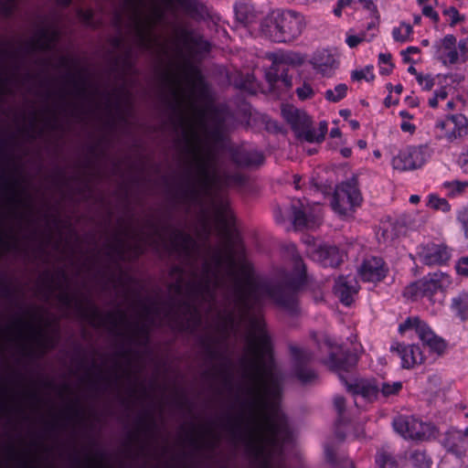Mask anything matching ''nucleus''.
<instances>
[{"mask_svg":"<svg viewBox=\"0 0 468 468\" xmlns=\"http://www.w3.org/2000/svg\"><path fill=\"white\" fill-rule=\"evenodd\" d=\"M186 80L188 87L177 78L167 76V90L163 94L177 133V145L188 157L174 198L188 212L192 206L201 205L202 196L207 197L218 233L226 241L216 247L208 243L211 228L205 218L197 231L201 241L197 243L182 228L172 226L169 219L149 216L141 227H125L113 233L104 242L101 252L109 262L117 263L139 257L146 247L156 250L169 247L170 253L182 264L171 270V275L176 276L174 291L180 293L186 290L202 312L213 315L208 328L198 336L206 358L209 362H229L225 356L228 339L230 334L239 335L241 327L246 333L247 346H271L262 315L263 301L268 296L294 313L296 291L306 281L305 265L298 255H293L294 277L267 286L256 281L248 262H237L229 232L233 219L229 200L213 192L212 187L241 185L244 176L217 172V153L204 142L202 134L210 143L222 141L227 113L214 106L198 105V100L206 99L208 93L198 69L191 68Z\"/></svg>","mask_w":468,"mask_h":468,"instance_id":"nucleus-1","label":"nucleus"},{"mask_svg":"<svg viewBox=\"0 0 468 468\" xmlns=\"http://www.w3.org/2000/svg\"><path fill=\"white\" fill-rule=\"evenodd\" d=\"M170 278L169 299L162 301L156 297H147L139 300L135 318L130 319L127 312L121 308L102 313L89 296L80 299L72 294L68 290V275L64 270L55 273L47 270L39 277L49 293L58 291V300L63 306H74L91 325L104 327L111 335L122 339L126 346L117 351V356L121 357L132 354V346L146 347L153 326L169 325L178 332L194 334L201 324V309L186 290L176 292L173 289L176 276L170 274Z\"/></svg>","mask_w":468,"mask_h":468,"instance_id":"nucleus-2","label":"nucleus"},{"mask_svg":"<svg viewBox=\"0 0 468 468\" xmlns=\"http://www.w3.org/2000/svg\"><path fill=\"white\" fill-rule=\"evenodd\" d=\"M58 21L44 23L28 39H0V102L5 95L15 96L25 90L33 92L36 75L29 69L35 62L46 69L50 58H35L38 51H48L55 48L58 39Z\"/></svg>","mask_w":468,"mask_h":468,"instance_id":"nucleus-3","label":"nucleus"},{"mask_svg":"<svg viewBox=\"0 0 468 468\" xmlns=\"http://www.w3.org/2000/svg\"><path fill=\"white\" fill-rule=\"evenodd\" d=\"M111 23L118 36L112 38L116 49L124 47V33L131 35L133 45L151 50L157 42L154 28L157 25H167L165 10L156 0H119V5L111 14Z\"/></svg>","mask_w":468,"mask_h":468,"instance_id":"nucleus-4","label":"nucleus"},{"mask_svg":"<svg viewBox=\"0 0 468 468\" xmlns=\"http://www.w3.org/2000/svg\"><path fill=\"white\" fill-rule=\"evenodd\" d=\"M306 26L304 16L292 10L271 13L261 22V34L277 43L291 42L300 37Z\"/></svg>","mask_w":468,"mask_h":468,"instance_id":"nucleus-5","label":"nucleus"},{"mask_svg":"<svg viewBox=\"0 0 468 468\" xmlns=\"http://www.w3.org/2000/svg\"><path fill=\"white\" fill-rule=\"evenodd\" d=\"M0 335L5 336L7 341L18 344L24 350L27 348V342H33L43 351L53 349L57 346L59 335L58 333L47 335L40 328L22 316H17L12 323L4 329L0 328Z\"/></svg>","mask_w":468,"mask_h":468,"instance_id":"nucleus-6","label":"nucleus"},{"mask_svg":"<svg viewBox=\"0 0 468 468\" xmlns=\"http://www.w3.org/2000/svg\"><path fill=\"white\" fill-rule=\"evenodd\" d=\"M362 197L356 180L352 179L338 185L334 192L331 206L339 216H349L361 204Z\"/></svg>","mask_w":468,"mask_h":468,"instance_id":"nucleus-7","label":"nucleus"},{"mask_svg":"<svg viewBox=\"0 0 468 468\" xmlns=\"http://www.w3.org/2000/svg\"><path fill=\"white\" fill-rule=\"evenodd\" d=\"M433 131L436 139L454 143L468 134V118L461 113L447 115L435 122Z\"/></svg>","mask_w":468,"mask_h":468,"instance_id":"nucleus-8","label":"nucleus"},{"mask_svg":"<svg viewBox=\"0 0 468 468\" xmlns=\"http://www.w3.org/2000/svg\"><path fill=\"white\" fill-rule=\"evenodd\" d=\"M409 329H414L420 340L424 346H427L431 351L441 355L446 349L444 339L435 335L431 328L418 316L409 317L399 324V331L404 333Z\"/></svg>","mask_w":468,"mask_h":468,"instance_id":"nucleus-9","label":"nucleus"},{"mask_svg":"<svg viewBox=\"0 0 468 468\" xmlns=\"http://www.w3.org/2000/svg\"><path fill=\"white\" fill-rule=\"evenodd\" d=\"M395 431L406 439L428 440L435 431L434 426L422 422L413 417H398L393 421Z\"/></svg>","mask_w":468,"mask_h":468,"instance_id":"nucleus-10","label":"nucleus"},{"mask_svg":"<svg viewBox=\"0 0 468 468\" xmlns=\"http://www.w3.org/2000/svg\"><path fill=\"white\" fill-rule=\"evenodd\" d=\"M427 156L426 146H408L393 157L392 165L394 169L400 171L415 170L424 165Z\"/></svg>","mask_w":468,"mask_h":468,"instance_id":"nucleus-11","label":"nucleus"},{"mask_svg":"<svg viewBox=\"0 0 468 468\" xmlns=\"http://www.w3.org/2000/svg\"><path fill=\"white\" fill-rule=\"evenodd\" d=\"M186 440L196 452L203 450L213 452L218 447L219 437L214 432L211 426H202L200 430H197V426L192 424Z\"/></svg>","mask_w":468,"mask_h":468,"instance_id":"nucleus-12","label":"nucleus"},{"mask_svg":"<svg viewBox=\"0 0 468 468\" xmlns=\"http://www.w3.org/2000/svg\"><path fill=\"white\" fill-rule=\"evenodd\" d=\"M324 343L330 348L329 357L324 363L331 370L348 371L356 366L357 357L355 354L344 350L341 346L334 345L330 338H326Z\"/></svg>","mask_w":468,"mask_h":468,"instance_id":"nucleus-13","label":"nucleus"},{"mask_svg":"<svg viewBox=\"0 0 468 468\" xmlns=\"http://www.w3.org/2000/svg\"><path fill=\"white\" fill-rule=\"evenodd\" d=\"M108 104L110 108H113L118 113L120 119L127 122L128 116L133 111V95L126 85V80H122V84L108 94Z\"/></svg>","mask_w":468,"mask_h":468,"instance_id":"nucleus-14","label":"nucleus"},{"mask_svg":"<svg viewBox=\"0 0 468 468\" xmlns=\"http://www.w3.org/2000/svg\"><path fill=\"white\" fill-rule=\"evenodd\" d=\"M282 114L285 121L291 125L296 137L305 141V133L312 124V121L306 112L292 105H285L282 108Z\"/></svg>","mask_w":468,"mask_h":468,"instance_id":"nucleus-15","label":"nucleus"},{"mask_svg":"<svg viewBox=\"0 0 468 468\" xmlns=\"http://www.w3.org/2000/svg\"><path fill=\"white\" fill-rule=\"evenodd\" d=\"M291 353L294 361V373L297 378L303 383H311L316 378V373L306 367V365L313 359V354L306 349L297 346L291 347Z\"/></svg>","mask_w":468,"mask_h":468,"instance_id":"nucleus-16","label":"nucleus"},{"mask_svg":"<svg viewBox=\"0 0 468 468\" xmlns=\"http://www.w3.org/2000/svg\"><path fill=\"white\" fill-rule=\"evenodd\" d=\"M391 352H396L401 358V365L404 368H411L417 364L424 361V356L419 346H404L400 343H394L390 346Z\"/></svg>","mask_w":468,"mask_h":468,"instance_id":"nucleus-17","label":"nucleus"},{"mask_svg":"<svg viewBox=\"0 0 468 468\" xmlns=\"http://www.w3.org/2000/svg\"><path fill=\"white\" fill-rule=\"evenodd\" d=\"M420 257L426 265H441L451 257L449 248L444 244H428L423 247Z\"/></svg>","mask_w":468,"mask_h":468,"instance_id":"nucleus-18","label":"nucleus"},{"mask_svg":"<svg viewBox=\"0 0 468 468\" xmlns=\"http://www.w3.org/2000/svg\"><path fill=\"white\" fill-rule=\"evenodd\" d=\"M358 273L365 282H379L386 276L383 261L377 257L365 260L359 268Z\"/></svg>","mask_w":468,"mask_h":468,"instance_id":"nucleus-19","label":"nucleus"},{"mask_svg":"<svg viewBox=\"0 0 468 468\" xmlns=\"http://www.w3.org/2000/svg\"><path fill=\"white\" fill-rule=\"evenodd\" d=\"M1 186L0 192L5 197L8 205H10L13 210L23 203V199L20 197L19 192V180L15 177H8L3 172L1 174Z\"/></svg>","mask_w":468,"mask_h":468,"instance_id":"nucleus-20","label":"nucleus"},{"mask_svg":"<svg viewBox=\"0 0 468 468\" xmlns=\"http://www.w3.org/2000/svg\"><path fill=\"white\" fill-rule=\"evenodd\" d=\"M443 446L448 452L463 458L468 451V439L463 435L462 431H450L445 435Z\"/></svg>","mask_w":468,"mask_h":468,"instance_id":"nucleus-21","label":"nucleus"},{"mask_svg":"<svg viewBox=\"0 0 468 468\" xmlns=\"http://www.w3.org/2000/svg\"><path fill=\"white\" fill-rule=\"evenodd\" d=\"M339 376L350 393L354 395H361L368 401H372L378 398L379 386L374 381L360 379L356 380L355 383H348L341 375Z\"/></svg>","mask_w":468,"mask_h":468,"instance_id":"nucleus-22","label":"nucleus"},{"mask_svg":"<svg viewBox=\"0 0 468 468\" xmlns=\"http://www.w3.org/2000/svg\"><path fill=\"white\" fill-rule=\"evenodd\" d=\"M291 210L292 215V224L296 229L302 228H314L319 221V217L312 214H308L303 205L300 200L293 202L291 205Z\"/></svg>","mask_w":468,"mask_h":468,"instance_id":"nucleus-23","label":"nucleus"},{"mask_svg":"<svg viewBox=\"0 0 468 468\" xmlns=\"http://www.w3.org/2000/svg\"><path fill=\"white\" fill-rule=\"evenodd\" d=\"M449 283V277L442 273H433L428 278L419 282V290L421 296L431 298L436 292L441 290Z\"/></svg>","mask_w":468,"mask_h":468,"instance_id":"nucleus-24","label":"nucleus"},{"mask_svg":"<svg viewBox=\"0 0 468 468\" xmlns=\"http://www.w3.org/2000/svg\"><path fill=\"white\" fill-rule=\"evenodd\" d=\"M232 161L241 167L259 166L263 164L264 156L262 153L256 150H247L244 148L236 149L231 154Z\"/></svg>","mask_w":468,"mask_h":468,"instance_id":"nucleus-25","label":"nucleus"},{"mask_svg":"<svg viewBox=\"0 0 468 468\" xmlns=\"http://www.w3.org/2000/svg\"><path fill=\"white\" fill-rule=\"evenodd\" d=\"M335 293L338 295L340 301L349 305L353 302V295L357 292V285L354 277H339L335 285Z\"/></svg>","mask_w":468,"mask_h":468,"instance_id":"nucleus-26","label":"nucleus"},{"mask_svg":"<svg viewBox=\"0 0 468 468\" xmlns=\"http://www.w3.org/2000/svg\"><path fill=\"white\" fill-rule=\"evenodd\" d=\"M453 316L462 322L468 320V291H461L454 294L449 305Z\"/></svg>","mask_w":468,"mask_h":468,"instance_id":"nucleus-27","label":"nucleus"},{"mask_svg":"<svg viewBox=\"0 0 468 468\" xmlns=\"http://www.w3.org/2000/svg\"><path fill=\"white\" fill-rule=\"evenodd\" d=\"M267 58L273 63L274 66L290 65V66H301L304 62V57L298 52L294 51H279L274 53H269Z\"/></svg>","mask_w":468,"mask_h":468,"instance_id":"nucleus-28","label":"nucleus"},{"mask_svg":"<svg viewBox=\"0 0 468 468\" xmlns=\"http://www.w3.org/2000/svg\"><path fill=\"white\" fill-rule=\"evenodd\" d=\"M314 258L324 266L336 267L341 262V255L335 246L319 247L314 252Z\"/></svg>","mask_w":468,"mask_h":468,"instance_id":"nucleus-29","label":"nucleus"},{"mask_svg":"<svg viewBox=\"0 0 468 468\" xmlns=\"http://www.w3.org/2000/svg\"><path fill=\"white\" fill-rule=\"evenodd\" d=\"M66 91L64 90H60L58 91H54L50 89H48L44 94V100L46 101L49 100H54V107H47L46 112H49L53 116V120L49 121V124L52 125V127L55 125L56 118H57V111L58 109L64 108V104L66 101Z\"/></svg>","mask_w":468,"mask_h":468,"instance_id":"nucleus-30","label":"nucleus"},{"mask_svg":"<svg viewBox=\"0 0 468 468\" xmlns=\"http://www.w3.org/2000/svg\"><path fill=\"white\" fill-rule=\"evenodd\" d=\"M375 463L378 468H399V461L388 446L378 449Z\"/></svg>","mask_w":468,"mask_h":468,"instance_id":"nucleus-31","label":"nucleus"},{"mask_svg":"<svg viewBox=\"0 0 468 468\" xmlns=\"http://www.w3.org/2000/svg\"><path fill=\"white\" fill-rule=\"evenodd\" d=\"M312 63L317 71L330 77L333 74L335 60L330 54L320 52L313 58Z\"/></svg>","mask_w":468,"mask_h":468,"instance_id":"nucleus-32","label":"nucleus"},{"mask_svg":"<svg viewBox=\"0 0 468 468\" xmlns=\"http://www.w3.org/2000/svg\"><path fill=\"white\" fill-rule=\"evenodd\" d=\"M181 35L185 43L189 45L194 51L197 53L209 51L210 44L201 36L196 35L193 31L187 29H183Z\"/></svg>","mask_w":468,"mask_h":468,"instance_id":"nucleus-33","label":"nucleus"},{"mask_svg":"<svg viewBox=\"0 0 468 468\" xmlns=\"http://www.w3.org/2000/svg\"><path fill=\"white\" fill-rule=\"evenodd\" d=\"M235 13L237 20L244 26L253 23L256 19L253 7L247 4L236 5Z\"/></svg>","mask_w":468,"mask_h":468,"instance_id":"nucleus-34","label":"nucleus"},{"mask_svg":"<svg viewBox=\"0 0 468 468\" xmlns=\"http://www.w3.org/2000/svg\"><path fill=\"white\" fill-rule=\"evenodd\" d=\"M65 80L68 83L73 86V92L77 96H83L86 93L85 80L76 73L68 71L65 76Z\"/></svg>","mask_w":468,"mask_h":468,"instance_id":"nucleus-35","label":"nucleus"},{"mask_svg":"<svg viewBox=\"0 0 468 468\" xmlns=\"http://www.w3.org/2000/svg\"><path fill=\"white\" fill-rule=\"evenodd\" d=\"M442 186L448 191V196L451 197L463 195L468 189V181H446Z\"/></svg>","mask_w":468,"mask_h":468,"instance_id":"nucleus-36","label":"nucleus"},{"mask_svg":"<svg viewBox=\"0 0 468 468\" xmlns=\"http://www.w3.org/2000/svg\"><path fill=\"white\" fill-rule=\"evenodd\" d=\"M133 48L129 47L123 54V57H120L116 60V68L121 67L120 75L124 78L126 74H128L133 68Z\"/></svg>","mask_w":468,"mask_h":468,"instance_id":"nucleus-37","label":"nucleus"},{"mask_svg":"<svg viewBox=\"0 0 468 468\" xmlns=\"http://www.w3.org/2000/svg\"><path fill=\"white\" fill-rule=\"evenodd\" d=\"M77 16L80 21L87 27L97 28L102 25L101 18H95L91 10L77 9Z\"/></svg>","mask_w":468,"mask_h":468,"instance_id":"nucleus-38","label":"nucleus"},{"mask_svg":"<svg viewBox=\"0 0 468 468\" xmlns=\"http://www.w3.org/2000/svg\"><path fill=\"white\" fill-rule=\"evenodd\" d=\"M326 133L327 122L325 121L320 122L318 133L314 131L311 124L308 132L305 133V141L308 143H321L324 141Z\"/></svg>","mask_w":468,"mask_h":468,"instance_id":"nucleus-39","label":"nucleus"},{"mask_svg":"<svg viewBox=\"0 0 468 468\" xmlns=\"http://www.w3.org/2000/svg\"><path fill=\"white\" fill-rule=\"evenodd\" d=\"M410 461L414 468H430L431 461L426 455L425 452L416 450L410 455Z\"/></svg>","mask_w":468,"mask_h":468,"instance_id":"nucleus-40","label":"nucleus"},{"mask_svg":"<svg viewBox=\"0 0 468 468\" xmlns=\"http://www.w3.org/2000/svg\"><path fill=\"white\" fill-rule=\"evenodd\" d=\"M428 206L434 210H439L444 213L451 210V205L446 198L440 197L433 194L429 196Z\"/></svg>","mask_w":468,"mask_h":468,"instance_id":"nucleus-41","label":"nucleus"},{"mask_svg":"<svg viewBox=\"0 0 468 468\" xmlns=\"http://www.w3.org/2000/svg\"><path fill=\"white\" fill-rule=\"evenodd\" d=\"M347 86L346 84H338L335 90H327L324 97L327 101L336 102L346 97Z\"/></svg>","mask_w":468,"mask_h":468,"instance_id":"nucleus-42","label":"nucleus"},{"mask_svg":"<svg viewBox=\"0 0 468 468\" xmlns=\"http://www.w3.org/2000/svg\"><path fill=\"white\" fill-rule=\"evenodd\" d=\"M379 386V392L385 398L389 396L397 395L402 388V383L400 381L393 382L389 384L388 382H382Z\"/></svg>","mask_w":468,"mask_h":468,"instance_id":"nucleus-43","label":"nucleus"},{"mask_svg":"<svg viewBox=\"0 0 468 468\" xmlns=\"http://www.w3.org/2000/svg\"><path fill=\"white\" fill-rule=\"evenodd\" d=\"M191 16L201 14L202 5L197 0H176Z\"/></svg>","mask_w":468,"mask_h":468,"instance_id":"nucleus-44","label":"nucleus"},{"mask_svg":"<svg viewBox=\"0 0 468 468\" xmlns=\"http://www.w3.org/2000/svg\"><path fill=\"white\" fill-rule=\"evenodd\" d=\"M155 428V420L153 417L141 416L138 418V429L140 431L152 432Z\"/></svg>","mask_w":468,"mask_h":468,"instance_id":"nucleus-45","label":"nucleus"},{"mask_svg":"<svg viewBox=\"0 0 468 468\" xmlns=\"http://www.w3.org/2000/svg\"><path fill=\"white\" fill-rule=\"evenodd\" d=\"M254 81V76L247 73L245 76H240L239 80L236 81V86L239 89L250 91L255 89Z\"/></svg>","mask_w":468,"mask_h":468,"instance_id":"nucleus-46","label":"nucleus"},{"mask_svg":"<svg viewBox=\"0 0 468 468\" xmlns=\"http://www.w3.org/2000/svg\"><path fill=\"white\" fill-rule=\"evenodd\" d=\"M280 70L281 68L279 66H274L271 62V68L265 71V79L271 86H273L280 80Z\"/></svg>","mask_w":468,"mask_h":468,"instance_id":"nucleus-47","label":"nucleus"},{"mask_svg":"<svg viewBox=\"0 0 468 468\" xmlns=\"http://www.w3.org/2000/svg\"><path fill=\"white\" fill-rule=\"evenodd\" d=\"M14 291L11 284L3 277H0V297L3 299H11Z\"/></svg>","mask_w":468,"mask_h":468,"instance_id":"nucleus-48","label":"nucleus"},{"mask_svg":"<svg viewBox=\"0 0 468 468\" xmlns=\"http://www.w3.org/2000/svg\"><path fill=\"white\" fill-rule=\"evenodd\" d=\"M74 462L80 468H101V462L90 456L87 457L85 463H82L77 456L74 457Z\"/></svg>","mask_w":468,"mask_h":468,"instance_id":"nucleus-49","label":"nucleus"},{"mask_svg":"<svg viewBox=\"0 0 468 468\" xmlns=\"http://www.w3.org/2000/svg\"><path fill=\"white\" fill-rule=\"evenodd\" d=\"M16 0H0V12L5 16H9L16 7Z\"/></svg>","mask_w":468,"mask_h":468,"instance_id":"nucleus-50","label":"nucleus"},{"mask_svg":"<svg viewBox=\"0 0 468 468\" xmlns=\"http://www.w3.org/2000/svg\"><path fill=\"white\" fill-rule=\"evenodd\" d=\"M109 380V378L105 376L101 368H99L97 374L95 376H91L90 373H89V380L90 384L92 389H98L99 388V382L100 380Z\"/></svg>","mask_w":468,"mask_h":468,"instance_id":"nucleus-51","label":"nucleus"},{"mask_svg":"<svg viewBox=\"0 0 468 468\" xmlns=\"http://www.w3.org/2000/svg\"><path fill=\"white\" fill-rule=\"evenodd\" d=\"M7 457L9 460L20 461L25 468L29 467L28 463L25 460H23V458L18 453V452L16 451V447L13 444L7 446Z\"/></svg>","mask_w":468,"mask_h":468,"instance_id":"nucleus-52","label":"nucleus"},{"mask_svg":"<svg viewBox=\"0 0 468 468\" xmlns=\"http://www.w3.org/2000/svg\"><path fill=\"white\" fill-rule=\"evenodd\" d=\"M296 93H297L299 99L306 100V99L311 98L314 95V90L312 89V87L309 84L304 83L302 87H300L296 90Z\"/></svg>","mask_w":468,"mask_h":468,"instance_id":"nucleus-53","label":"nucleus"},{"mask_svg":"<svg viewBox=\"0 0 468 468\" xmlns=\"http://www.w3.org/2000/svg\"><path fill=\"white\" fill-rule=\"evenodd\" d=\"M457 219L462 224L465 237L468 238V207L458 213Z\"/></svg>","mask_w":468,"mask_h":468,"instance_id":"nucleus-54","label":"nucleus"},{"mask_svg":"<svg viewBox=\"0 0 468 468\" xmlns=\"http://www.w3.org/2000/svg\"><path fill=\"white\" fill-rule=\"evenodd\" d=\"M404 296L411 299H415L419 296H421V293L419 290V282L410 284L406 287L404 290Z\"/></svg>","mask_w":468,"mask_h":468,"instance_id":"nucleus-55","label":"nucleus"},{"mask_svg":"<svg viewBox=\"0 0 468 468\" xmlns=\"http://www.w3.org/2000/svg\"><path fill=\"white\" fill-rule=\"evenodd\" d=\"M445 51V58L442 60L443 64H456L459 60V53L456 50V47L454 49H446Z\"/></svg>","mask_w":468,"mask_h":468,"instance_id":"nucleus-56","label":"nucleus"},{"mask_svg":"<svg viewBox=\"0 0 468 468\" xmlns=\"http://www.w3.org/2000/svg\"><path fill=\"white\" fill-rule=\"evenodd\" d=\"M418 83L426 90H431L434 86V80L430 76L418 75Z\"/></svg>","mask_w":468,"mask_h":468,"instance_id":"nucleus-57","label":"nucleus"},{"mask_svg":"<svg viewBox=\"0 0 468 468\" xmlns=\"http://www.w3.org/2000/svg\"><path fill=\"white\" fill-rule=\"evenodd\" d=\"M369 68H367L366 69H361V70H354L352 72V75H351V78L352 80H366L367 81L369 80H372L374 79V75L371 74L370 75V78H367V73L369 72Z\"/></svg>","mask_w":468,"mask_h":468,"instance_id":"nucleus-58","label":"nucleus"},{"mask_svg":"<svg viewBox=\"0 0 468 468\" xmlns=\"http://www.w3.org/2000/svg\"><path fill=\"white\" fill-rule=\"evenodd\" d=\"M458 274L468 276V257L461 258L456 264Z\"/></svg>","mask_w":468,"mask_h":468,"instance_id":"nucleus-59","label":"nucleus"},{"mask_svg":"<svg viewBox=\"0 0 468 468\" xmlns=\"http://www.w3.org/2000/svg\"><path fill=\"white\" fill-rule=\"evenodd\" d=\"M334 405L335 410H337L339 416H342V414L346 410V399L342 396H336L334 399Z\"/></svg>","mask_w":468,"mask_h":468,"instance_id":"nucleus-60","label":"nucleus"},{"mask_svg":"<svg viewBox=\"0 0 468 468\" xmlns=\"http://www.w3.org/2000/svg\"><path fill=\"white\" fill-rule=\"evenodd\" d=\"M456 47V37L453 35H446L442 39V48L446 49H454Z\"/></svg>","mask_w":468,"mask_h":468,"instance_id":"nucleus-61","label":"nucleus"},{"mask_svg":"<svg viewBox=\"0 0 468 468\" xmlns=\"http://www.w3.org/2000/svg\"><path fill=\"white\" fill-rule=\"evenodd\" d=\"M365 39V33L361 34L360 36H348L346 37V44L350 48H356L358 44H360Z\"/></svg>","mask_w":468,"mask_h":468,"instance_id":"nucleus-62","label":"nucleus"},{"mask_svg":"<svg viewBox=\"0 0 468 468\" xmlns=\"http://www.w3.org/2000/svg\"><path fill=\"white\" fill-rule=\"evenodd\" d=\"M445 14L449 15L452 18L451 25L453 26L458 22L462 21L463 18L461 17L458 10L455 7H450L445 11Z\"/></svg>","mask_w":468,"mask_h":468,"instance_id":"nucleus-63","label":"nucleus"},{"mask_svg":"<svg viewBox=\"0 0 468 468\" xmlns=\"http://www.w3.org/2000/svg\"><path fill=\"white\" fill-rule=\"evenodd\" d=\"M422 14L425 16L430 17L431 19H432L433 22H435V23L439 21V15H438V13L435 12L431 5L423 6Z\"/></svg>","mask_w":468,"mask_h":468,"instance_id":"nucleus-64","label":"nucleus"}]
</instances>
